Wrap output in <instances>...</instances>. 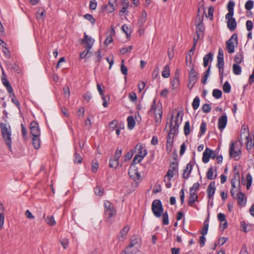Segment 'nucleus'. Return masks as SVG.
<instances>
[{
	"label": "nucleus",
	"instance_id": "5fc2aeb1",
	"mask_svg": "<svg viewBox=\"0 0 254 254\" xmlns=\"http://www.w3.org/2000/svg\"><path fill=\"white\" fill-rule=\"evenodd\" d=\"M132 49V46H129L127 47H125L120 49V52L121 54L124 55L127 53L130 52Z\"/></svg>",
	"mask_w": 254,
	"mask_h": 254
},
{
	"label": "nucleus",
	"instance_id": "6e6552de",
	"mask_svg": "<svg viewBox=\"0 0 254 254\" xmlns=\"http://www.w3.org/2000/svg\"><path fill=\"white\" fill-rule=\"evenodd\" d=\"M234 41L237 45L238 43V35L236 33H234L230 38L226 41V49L229 54H232L235 52Z\"/></svg>",
	"mask_w": 254,
	"mask_h": 254
},
{
	"label": "nucleus",
	"instance_id": "bf43d9fd",
	"mask_svg": "<svg viewBox=\"0 0 254 254\" xmlns=\"http://www.w3.org/2000/svg\"><path fill=\"white\" fill-rule=\"evenodd\" d=\"M99 167V164L96 159L92 161V165L91 170L93 173H96Z\"/></svg>",
	"mask_w": 254,
	"mask_h": 254
},
{
	"label": "nucleus",
	"instance_id": "4c0bfd02",
	"mask_svg": "<svg viewBox=\"0 0 254 254\" xmlns=\"http://www.w3.org/2000/svg\"><path fill=\"white\" fill-rule=\"evenodd\" d=\"M94 192L96 195H98V196H102L104 193V189L101 187V186H96L94 189Z\"/></svg>",
	"mask_w": 254,
	"mask_h": 254
},
{
	"label": "nucleus",
	"instance_id": "4468645a",
	"mask_svg": "<svg viewBox=\"0 0 254 254\" xmlns=\"http://www.w3.org/2000/svg\"><path fill=\"white\" fill-rule=\"evenodd\" d=\"M30 129V133L33 136L35 135H40V131L39 125L36 121H34L31 123Z\"/></svg>",
	"mask_w": 254,
	"mask_h": 254
},
{
	"label": "nucleus",
	"instance_id": "864d4df0",
	"mask_svg": "<svg viewBox=\"0 0 254 254\" xmlns=\"http://www.w3.org/2000/svg\"><path fill=\"white\" fill-rule=\"evenodd\" d=\"M162 222L163 224L164 225H167L169 224V216L167 211H165L162 214Z\"/></svg>",
	"mask_w": 254,
	"mask_h": 254
},
{
	"label": "nucleus",
	"instance_id": "c9c22d12",
	"mask_svg": "<svg viewBox=\"0 0 254 254\" xmlns=\"http://www.w3.org/2000/svg\"><path fill=\"white\" fill-rule=\"evenodd\" d=\"M117 0H109L108 2V5L109 8L108 9V13H111L116 10V5H114V3H117Z\"/></svg>",
	"mask_w": 254,
	"mask_h": 254
},
{
	"label": "nucleus",
	"instance_id": "4d7b16f0",
	"mask_svg": "<svg viewBox=\"0 0 254 254\" xmlns=\"http://www.w3.org/2000/svg\"><path fill=\"white\" fill-rule=\"evenodd\" d=\"M84 17L90 21V22L94 25L95 23V19L93 17V15L90 14H86L84 15Z\"/></svg>",
	"mask_w": 254,
	"mask_h": 254
},
{
	"label": "nucleus",
	"instance_id": "cd10ccee",
	"mask_svg": "<svg viewBox=\"0 0 254 254\" xmlns=\"http://www.w3.org/2000/svg\"><path fill=\"white\" fill-rule=\"evenodd\" d=\"M195 25L196 36H198V37L203 38L204 29L203 24H195Z\"/></svg>",
	"mask_w": 254,
	"mask_h": 254
},
{
	"label": "nucleus",
	"instance_id": "39448f33",
	"mask_svg": "<svg viewBox=\"0 0 254 254\" xmlns=\"http://www.w3.org/2000/svg\"><path fill=\"white\" fill-rule=\"evenodd\" d=\"M158 107V109H157V106L156 105V100L154 99L152 103L151 108L148 111V114H153L155 117L156 122L160 123L162 120V111L161 109L160 108L159 106Z\"/></svg>",
	"mask_w": 254,
	"mask_h": 254
},
{
	"label": "nucleus",
	"instance_id": "bb28decb",
	"mask_svg": "<svg viewBox=\"0 0 254 254\" xmlns=\"http://www.w3.org/2000/svg\"><path fill=\"white\" fill-rule=\"evenodd\" d=\"M234 6L235 2L233 1L230 0L227 5L228 13L226 15H227L228 17L233 16Z\"/></svg>",
	"mask_w": 254,
	"mask_h": 254
},
{
	"label": "nucleus",
	"instance_id": "2f4dec72",
	"mask_svg": "<svg viewBox=\"0 0 254 254\" xmlns=\"http://www.w3.org/2000/svg\"><path fill=\"white\" fill-rule=\"evenodd\" d=\"M3 205L1 203H0V230L2 229L4 224V215L3 213Z\"/></svg>",
	"mask_w": 254,
	"mask_h": 254
},
{
	"label": "nucleus",
	"instance_id": "37998d69",
	"mask_svg": "<svg viewBox=\"0 0 254 254\" xmlns=\"http://www.w3.org/2000/svg\"><path fill=\"white\" fill-rule=\"evenodd\" d=\"M74 163H78L80 164L82 161V158L81 155L77 152L76 148H75V153H74Z\"/></svg>",
	"mask_w": 254,
	"mask_h": 254
},
{
	"label": "nucleus",
	"instance_id": "ddd939ff",
	"mask_svg": "<svg viewBox=\"0 0 254 254\" xmlns=\"http://www.w3.org/2000/svg\"><path fill=\"white\" fill-rule=\"evenodd\" d=\"M241 154V151L240 150H235V143L231 142L230 145L229 149V156L230 157L233 156L235 160H239L240 156Z\"/></svg>",
	"mask_w": 254,
	"mask_h": 254
},
{
	"label": "nucleus",
	"instance_id": "c03bdc74",
	"mask_svg": "<svg viewBox=\"0 0 254 254\" xmlns=\"http://www.w3.org/2000/svg\"><path fill=\"white\" fill-rule=\"evenodd\" d=\"M234 61L236 63L235 64H241L243 61V56L242 54L241 53H237L235 55Z\"/></svg>",
	"mask_w": 254,
	"mask_h": 254
},
{
	"label": "nucleus",
	"instance_id": "338daca9",
	"mask_svg": "<svg viewBox=\"0 0 254 254\" xmlns=\"http://www.w3.org/2000/svg\"><path fill=\"white\" fill-rule=\"evenodd\" d=\"M128 97L129 100L132 102H135L137 100V96L136 93L134 92H132L129 94Z\"/></svg>",
	"mask_w": 254,
	"mask_h": 254
},
{
	"label": "nucleus",
	"instance_id": "774afa93",
	"mask_svg": "<svg viewBox=\"0 0 254 254\" xmlns=\"http://www.w3.org/2000/svg\"><path fill=\"white\" fill-rule=\"evenodd\" d=\"M133 152L134 151L133 150H131L129 151H128L127 153H126V154L125 156V161L129 160L132 158V157L133 155Z\"/></svg>",
	"mask_w": 254,
	"mask_h": 254
},
{
	"label": "nucleus",
	"instance_id": "c756f323",
	"mask_svg": "<svg viewBox=\"0 0 254 254\" xmlns=\"http://www.w3.org/2000/svg\"><path fill=\"white\" fill-rule=\"evenodd\" d=\"M32 144L35 149H37L40 147L41 140L40 136L35 135L33 136Z\"/></svg>",
	"mask_w": 254,
	"mask_h": 254
},
{
	"label": "nucleus",
	"instance_id": "8fccbe9b",
	"mask_svg": "<svg viewBox=\"0 0 254 254\" xmlns=\"http://www.w3.org/2000/svg\"><path fill=\"white\" fill-rule=\"evenodd\" d=\"M231 89V86L228 81H226L224 83L223 86V91L226 93H229L230 92Z\"/></svg>",
	"mask_w": 254,
	"mask_h": 254
},
{
	"label": "nucleus",
	"instance_id": "79ce46f5",
	"mask_svg": "<svg viewBox=\"0 0 254 254\" xmlns=\"http://www.w3.org/2000/svg\"><path fill=\"white\" fill-rule=\"evenodd\" d=\"M206 129V123L204 121H202L200 124V131L199 133V136L200 137L203 135Z\"/></svg>",
	"mask_w": 254,
	"mask_h": 254
},
{
	"label": "nucleus",
	"instance_id": "f03ea898",
	"mask_svg": "<svg viewBox=\"0 0 254 254\" xmlns=\"http://www.w3.org/2000/svg\"><path fill=\"white\" fill-rule=\"evenodd\" d=\"M133 151L137 154L132 161V164L140 163L147 154V150L143 144H137L135 146Z\"/></svg>",
	"mask_w": 254,
	"mask_h": 254
},
{
	"label": "nucleus",
	"instance_id": "72a5a7b5",
	"mask_svg": "<svg viewBox=\"0 0 254 254\" xmlns=\"http://www.w3.org/2000/svg\"><path fill=\"white\" fill-rule=\"evenodd\" d=\"M246 139V148L247 150H250L252 149L254 145V140H253L250 135H245Z\"/></svg>",
	"mask_w": 254,
	"mask_h": 254
},
{
	"label": "nucleus",
	"instance_id": "0eeeda50",
	"mask_svg": "<svg viewBox=\"0 0 254 254\" xmlns=\"http://www.w3.org/2000/svg\"><path fill=\"white\" fill-rule=\"evenodd\" d=\"M134 165L131 164V166L128 169V173L130 178L133 180L136 184H138L141 180V176L138 172V168Z\"/></svg>",
	"mask_w": 254,
	"mask_h": 254
},
{
	"label": "nucleus",
	"instance_id": "a19ab883",
	"mask_svg": "<svg viewBox=\"0 0 254 254\" xmlns=\"http://www.w3.org/2000/svg\"><path fill=\"white\" fill-rule=\"evenodd\" d=\"M138 251V248H134L133 249L126 248V250L123 251L121 254H135Z\"/></svg>",
	"mask_w": 254,
	"mask_h": 254
},
{
	"label": "nucleus",
	"instance_id": "a18cd8bd",
	"mask_svg": "<svg viewBox=\"0 0 254 254\" xmlns=\"http://www.w3.org/2000/svg\"><path fill=\"white\" fill-rule=\"evenodd\" d=\"M200 99L198 96L195 97L192 102V107L193 109L195 110L197 109L199 106Z\"/></svg>",
	"mask_w": 254,
	"mask_h": 254
},
{
	"label": "nucleus",
	"instance_id": "4be33fe9",
	"mask_svg": "<svg viewBox=\"0 0 254 254\" xmlns=\"http://www.w3.org/2000/svg\"><path fill=\"white\" fill-rule=\"evenodd\" d=\"M193 167V164L190 162L189 163L185 169L184 170L183 174V178L185 179H187L190 177V174L191 172V170Z\"/></svg>",
	"mask_w": 254,
	"mask_h": 254
},
{
	"label": "nucleus",
	"instance_id": "69168bd1",
	"mask_svg": "<svg viewBox=\"0 0 254 254\" xmlns=\"http://www.w3.org/2000/svg\"><path fill=\"white\" fill-rule=\"evenodd\" d=\"M250 135L249 130L247 126H243L241 129V135Z\"/></svg>",
	"mask_w": 254,
	"mask_h": 254
},
{
	"label": "nucleus",
	"instance_id": "7ed1b4c3",
	"mask_svg": "<svg viewBox=\"0 0 254 254\" xmlns=\"http://www.w3.org/2000/svg\"><path fill=\"white\" fill-rule=\"evenodd\" d=\"M104 212L107 221L108 222H111V218L116 215V210L113 204L108 200H106L104 204Z\"/></svg>",
	"mask_w": 254,
	"mask_h": 254
},
{
	"label": "nucleus",
	"instance_id": "6e6d98bb",
	"mask_svg": "<svg viewBox=\"0 0 254 254\" xmlns=\"http://www.w3.org/2000/svg\"><path fill=\"white\" fill-rule=\"evenodd\" d=\"M184 134L185 135H188L190 132V124L189 121H187L185 124L184 126Z\"/></svg>",
	"mask_w": 254,
	"mask_h": 254
},
{
	"label": "nucleus",
	"instance_id": "7c9ffc66",
	"mask_svg": "<svg viewBox=\"0 0 254 254\" xmlns=\"http://www.w3.org/2000/svg\"><path fill=\"white\" fill-rule=\"evenodd\" d=\"M43 218L47 224L52 226L56 224V221L53 216H48L46 217V215L44 214Z\"/></svg>",
	"mask_w": 254,
	"mask_h": 254
},
{
	"label": "nucleus",
	"instance_id": "f704fd0d",
	"mask_svg": "<svg viewBox=\"0 0 254 254\" xmlns=\"http://www.w3.org/2000/svg\"><path fill=\"white\" fill-rule=\"evenodd\" d=\"M127 127L128 129H132L134 128L135 124L133 116H129L127 118Z\"/></svg>",
	"mask_w": 254,
	"mask_h": 254
},
{
	"label": "nucleus",
	"instance_id": "6ab92c4d",
	"mask_svg": "<svg viewBox=\"0 0 254 254\" xmlns=\"http://www.w3.org/2000/svg\"><path fill=\"white\" fill-rule=\"evenodd\" d=\"M198 78V73L194 70L193 66H192L190 71L189 72V80L192 85H194L196 82Z\"/></svg>",
	"mask_w": 254,
	"mask_h": 254
},
{
	"label": "nucleus",
	"instance_id": "f257e3e1",
	"mask_svg": "<svg viewBox=\"0 0 254 254\" xmlns=\"http://www.w3.org/2000/svg\"><path fill=\"white\" fill-rule=\"evenodd\" d=\"M0 127L3 139L9 150H11L12 139L10 127L5 124L1 123Z\"/></svg>",
	"mask_w": 254,
	"mask_h": 254
},
{
	"label": "nucleus",
	"instance_id": "b1692460",
	"mask_svg": "<svg viewBox=\"0 0 254 254\" xmlns=\"http://www.w3.org/2000/svg\"><path fill=\"white\" fill-rule=\"evenodd\" d=\"M129 230V227L128 226H125L122 229L120 232L119 236V240L120 241H123L127 238V235Z\"/></svg>",
	"mask_w": 254,
	"mask_h": 254
},
{
	"label": "nucleus",
	"instance_id": "423d86ee",
	"mask_svg": "<svg viewBox=\"0 0 254 254\" xmlns=\"http://www.w3.org/2000/svg\"><path fill=\"white\" fill-rule=\"evenodd\" d=\"M151 209L154 216L160 217L163 212L162 204L160 200L155 199L152 203Z\"/></svg>",
	"mask_w": 254,
	"mask_h": 254
},
{
	"label": "nucleus",
	"instance_id": "052dcab7",
	"mask_svg": "<svg viewBox=\"0 0 254 254\" xmlns=\"http://www.w3.org/2000/svg\"><path fill=\"white\" fill-rule=\"evenodd\" d=\"M121 71L124 75H127V68L124 64V60H122L121 65Z\"/></svg>",
	"mask_w": 254,
	"mask_h": 254
},
{
	"label": "nucleus",
	"instance_id": "ea45409f",
	"mask_svg": "<svg viewBox=\"0 0 254 254\" xmlns=\"http://www.w3.org/2000/svg\"><path fill=\"white\" fill-rule=\"evenodd\" d=\"M162 75L164 78H168L170 75V70L168 65H166L163 68V70L162 72Z\"/></svg>",
	"mask_w": 254,
	"mask_h": 254
},
{
	"label": "nucleus",
	"instance_id": "f8f14e48",
	"mask_svg": "<svg viewBox=\"0 0 254 254\" xmlns=\"http://www.w3.org/2000/svg\"><path fill=\"white\" fill-rule=\"evenodd\" d=\"M176 173H178V162H173L171 163L165 177H168V180L170 181Z\"/></svg>",
	"mask_w": 254,
	"mask_h": 254
},
{
	"label": "nucleus",
	"instance_id": "c85d7f7f",
	"mask_svg": "<svg viewBox=\"0 0 254 254\" xmlns=\"http://www.w3.org/2000/svg\"><path fill=\"white\" fill-rule=\"evenodd\" d=\"M197 199H198V196L195 192H190L189 204L190 206H193L194 202L195 201H197Z\"/></svg>",
	"mask_w": 254,
	"mask_h": 254
},
{
	"label": "nucleus",
	"instance_id": "f3484780",
	"mask_svg": "<svg viewBox=\"0 0 254 254\" xmlns=\"http://www.w3.org/2000/svg\"><path fill=\"white\" fill-rule=\"evenodd\" d=\"M235 199H237L238 200V203L239 205L241 206H245L247 201V198L244 193L242 192L241 191H239L236 195Z\"/></svg>",
	"mask_w": 254,
	"mask_h": 254
},
{
	"label": "nucleus",
	"instance_id": "603ef678",
	"mask_svg": "<svg viewBox=\"0 0 254 254\" xmlns=\"http://www.w3.org/2000/svg\"><path fill=\"white\" fill-rule=\"evenodd\" d=\"M208 222L206 219L204 222V226L201 230V234L202 235L205 236L207 234L208 229Z\"/></svg>",
	"mask_w": 254,
	"mask_h": 254
},
{
	"label": "nucleus",
	"instance_id": "9b49d317",
	"mask_svg": "<svg viewBox=\"0 0 254 254\" xmlns=\"http://www.w3.org/2000/svg\"><path fill=\"white\" fill-rule=\"evenodd\" d=\"M217 157V154L215 151L207 147L203 153L202 162L207 163L209 161L210 158L215 159Z\"/></svg>",
	"mask_w": 254,
	"mask_h": 254
},
{
	"label": "nucleus",
	"instance_id": "a878e982",
	"mask_svg": "<svg viewBox=\"0 0 254 254\" xmlns=\"http://www.w3.org/2000/svg\"><path fill=\"white\" fill-rule=\"evenodd\" d=\"M178 69L176 70L175 77L171 82V84L173 89L177 88L179 86L180 80L178 75Z\"/></svg>",
	"mask_w": 254,
	"mask_h": 254
},
{
	"label": "nucleus",
	"instance_id": "412c9836",
	"mask_svg": "<svg viewBox=\"0 0 254 254\" xmlns=\"http://www.w3.org/2000/svg\"><path fill=\"white\" fill-rule=\"evenodd\" d=\"M174 136L168 134L167 140L166 143V151L167 153L169 154L171 153L172 150V147L174 143Z\"/></svg>",
	"mask_w": 254,
	"mask_h": 254
},
{
	"label": "nucleus",
	"instance_id": "9d476101",
	"mask_svg": "<svg viewBox=\"0 0 254 254\" xmlns=\"http://www.w3.org/2000/svg\"><path fill=\"white\" fill-rule=\"evenodd\" d=\"M205 12L204 1H200L198 3L197 14L195 19V24H203V19Z\"/></svg>",
	"mask_w": 254,
	"mask_h": 254
},
{
	"label": "nucleus",
	"instance_id": "20e7f679",
	"mask_svg": "<svg viewBox=\"0 0 254 254\" xmlns=\"http://www.w3.org/2000/svg\"><path fill=\"white\" fill-rule=\"evenodd\" d=\"M217 64L216 66L219 69V73L220 74V78L221 82L223 80L224 76V53L222 48H219L218 50V54L217 57Z\"/></svg>",
	"mask_w": 254,
	"mask_h": 254
},
{
	"label": "nucleus",
	"instance_id": "49530a36",
	"mask_svg": "<svg viewBox=\"0 0 254 254\" xmlns=\"http://www.w3.org/2000/svg\"><path fill=\"white\" fill-rule=\"evenodd\" d=\"M90 50L85 48V50L80 54V58L82 59L86 57H91L92 52H91Z\"/></svg>",
	"mask_w": 254,
	"mask_h": 254
},
{
	"label": "nucleus",
	"instance_id": "e2e57ef3",
	"mask_svg": "<svg viewBox=\"0 0 254 254\" xmlns=\"http://www.w3.org/2000/svg\"><path fill=\"white\" fill-rule=\"evenodd\" d=\"M252 180L253 179L251 175H250V174H248L246 177V180L247 181L246 187L248 190L250 189V187L252 185Z\"/></svg>",
	"mask_w": 254,
	"mask_h": 254
},
{
	"label": "nucleus",
	"instance_id": "aec40b11",
	"mask_svg": "<svg viewBox=\"0 0 254 254\" xmlns=\"http://www.w3.org/2000/svg\"><path fill=\"white\" fill-rule=\"evenodd\" d=\"M216 190L215 183V182H211L208 186L207 192L208 197L209 199L212 198L215 193Z\"/></svg>",
	"mask_w": 254,
	"mask_h": 254
},
{
	"label": "nucleus",
	"instance_id": "0e129e2a",
	"mask_svg": "<svg viewBox=\"0 0 254 254\" xmlns=\"http://www.w3.org/2000/svg\"><path fill=\"white\" fill-rule=\"evenodd\" d=\"M181 114L180 112H179L177 115V116L176 117V119L175 121V125L178 126H180V124H181L182 121V118H183V114L181 116V119H179L180 115Z\"/></svg>",
	"mask_w": 254,
	"mask_h": 254
},
{
	"label": "nucleus",
	"instance_id": "de8ad7c7",
	"mask_svg": "<svg viewBox=\"0 0 254 254\" xmlns=\"http://www.w3.org/2000/svg\"><path fill=\"white\" fill-rule=\"evenodd\" d=\"M122 30L125 33H126L127 38H128L129 36H130L131 30L127 24H123L122 25Z\"/></svg>",
	"mask_w": 254,
	"mask_h": 254
},
{
	"label": "nucleus",
	"instance_id": "393cba45",
	"mask_svg": "<svg viewBox=\"0 0 254 254\" xmlns=\"http://www.w3.org/2000/svg\"><path fill=\"white\" fill-rule=\"evenodd\" d=\"M214 171L216 172L217 171V168L216 167H210L206 173V177L209 180H212L215 179L217 177V174L216 173L214 176H213L214 174Z\"/></svg>",
	"mask_w": 254,
	"mask_h": 254
},
{
	"label": "nucleus",
	"instance_id": "58836bf2",
	"mask_svg": "<svg viewBox=\"0 0 254 254\" xmlns=\"http://www.w3.org/2000/svg\"><path fill=\"white\" fill-rule=\"evenodd\" d=\"M233 72L235 75H240L242 72L241 67L238 64H234L232 66Z\"/></svg>",
	"mask_w": 254,
	"mask_h": 254
},
{
	"label": "nucleus",
	"instance_id": "473e14b6",
	"mask_svg": "<svg viewBox=\"0 0 254 254\" xmlns=\"http://www.w3.org/2000/svg\"><path fill=\"white\" fill-rule=\"evenodd\" d=\"M213 60V54L209 53L203 58V66L206 67L208 65L209 61L212 62Z\"/></svg>",
	"mask_w": 254,
	"mask_h": 254
},
{
	"label": "nucleus",
	"instance_id": "1a4fd4ad",
	"mask_svg": "<svg viewBox=\"0 0 254 254\" xmlns=\"http://www.w3.org/2000/svg\"><path fill=\"white\" fill-rule=\"evenodd\" d=\"M122 154V150L117 149L114 155L111 157L109 161V167L116 169L119 165V159Z\"/></svg>",
	"mask_w": 254,
	"mask_h": 254
},
{
	"label": "nucleus",
	"instance_id": "680f3d73",
	"mask_svg": "<svg viewBox=\"0 0 254 254\" xmlns=\"http://www.w3.org/2000/svg\"><path fill=\"white\" fill-rule=\"evenodd\" d=\"M214 10V9L212 6H211L208 8V15H206V17L209 18L210 20H212L213 18Z\"/></svg>",
	"mask_w": 254,
	"mask_h": 254
},
{
	"label": "nucleus",
	"instance_id": "a211bd4d",
	"mask_svg": "<svg viewBox=\"0 0 254 254\" xmlns=\"http://www.w3.org/2000/svg\"><path fill=\"white\" fill-rule=\"evenodd\" d=\"M227 123V117L226 114L219 117L218 121V127L220 130H223Z\"/></svg>",
	"mask_w": 254,
	"mask_h": 254
},
{
	"label": "nucleus",
	"instance_id": "2eb2a0df",
	"mask_svg": "<svg viewBox=\"0 0 254 254\" xmlns=\"http://www.w3.org/2000/svg\"><path fill=\"white\" fill-rule=\"evenodd\" d=\"M95 40L91 37L88 36L86 33H84V38L82 39L81 43L86 44V48L90 50L94 43Z\"/></svg>",
	"mask_w": 254,
	"mask_h": 254
},
{
	"label": "nucleus",
	"instance_id": "09e8293b",
	"mask_svg": "<svg viewBox=\"0 0 254 254\" xmlns=\"http://www.w3.org/2000/svg\"><path fill=\"white\" fill-rule=\"evenodd\" d=\"M222 92L221 90L218 89H213L212 91V95L216 99L220 98L222 96Z\"/></svg>",
	"mask_w": 254,
	"mask_h": 254
},
{
	"label": "nucleus",
	"instance_id": "13d9d810",
	"mask_svg": "<svg viewBox=\"0 0 254 254\" xmlns=\"http://www.w3.org/2000/svg\"><path fill=\"white\" fill-rule=\"evenodd\" d=\"M211 109V106L209 104H205L202 107V111L204 113H209Z\"/></svg>",
	"mask_w": 254,
	"mask_h": 254
},
{
	"label": "nucleus",
	"instance_id": "3c124183",
	"mask_svg": "<svg viewBox=\"0 0 254 254\" xmlns=\"http://www.w3.org/2000/svg\"><path fill=\"white\" fill-rule=\"evenodd\" d=\"M254 5V1L249 0L245 3V7L247 10H250L253 8Z\"/></svg>",
	"mask_w": 254,
	"mask_h": 254
},
{
	"label": "nucleus",
	"instance_id": "e433bc0d",
	"mask_svg": "<svg viewBox=\"0 0 254 254\" xmlns=\"http://www.w3.org/2000/svg\"><path fill=\"white\" fill-rule=\"evenodd\" d=\"M45 10L43 9L42 8H39L38 11L37 12V15H36V18L39 21H43L45 18Z\"/></svg>",
	"mask_w": 254,
	"mask_h": 254
},
{
	"label": "nucleus",
	"instance_id": "5701e85b",
	"mask_svg": "<svg viewBox=\"0 0 254 254\" xmlns=\"http://www.w3.org/2000/svg\"><path fill=\"white\" fill-rule=\"evenodd\" d=\"M174 118L173 115L171 117V121L170 123V129L168 134L171 135L172 136H175L176 135L178 134V128L179 126L177 125H173L172 120Z\"/></svg>",
	"mask_w": 254,
	"mask_h": 254
},
{
	"label": "nucleus",
	"instance_id": "dca6fc26",
	"mask_svg": "<svg viewBox=\"0 0 254 254\" xmlns=\"http://www.w3.org/2000/svg\"><path fill=\"white\" fill-rule=\"evenodd\" d=\"M225 18L228 20L227 23L229 29L231 31H234L237 27L236 19L233 16L228 17L227 15H225Z\"/></svg>",
	"mask_w": 254,
	"mask_h": 254
}]
</instances>
